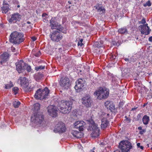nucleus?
Here are the masks:
<instances>
[{"instance_id": "obj_1", "label": "nucleus", "mask_w": 152, "mask_h": 152, "mask_svg": "<svg viewBox=\"0 0 152 152\" xmlns=\"http://www.w3.org/2000/svg\"><path fill=\"white\" fill-rule=\"evenodd\" d=\"M10 42L14 44H19L23 41V35L20 32L14 31L12 32L10 36Z\"/></svg>"}, {"instance_id": "obj_2", "label": "nucleus", "mask_w": 152, "mask_h": 152, "mask_svg": "<svg viewBox=\"0 0 152 152\" xmlns=\"http://www.w3.org/2000/svg\"><path fill=\"white\" fill-rule=\"evenodd\" d=\"M49 92L50 91L47 87L43 89H39L36 91L34 97L37 99L43 100L47 98Z\"/></svg>"}, {"instance_id": "obj_3", "label": "nucleus", "mask_w": 152, "mask_h": 152, "mask_svg": "<svg viewBox=\"0 0 152 152\" xmlns=\"http://www.w3.org/2000/svg\"><path fill=\"white\" fill-rule=\"evenodd\" d=\"M88 130L92 132L91 133V136L93 138H96L99 135V129L97 125L92 120L91 121V124L89 125Z\"/></svg>"}, {"instance_id": "obj_4", "label": "nucleus", "mask_w": 152, "mask_h": 152, "mask_svg": "<svg viewBox=\"0 0 152 152\" xmlns=\"http://www.w3.org/2000/svg\"><path fill=\"white\" fill-rule=\"evenodd\" d=\"M94 94L95 96H97L98 99H101L107 98L109 95V92L106 88H102L96 91Z\"/></svg>"}, {"instance_id": "obj_5", "label": "nucleus", "mask_w": 152, "mask_h": 152, "mask_svg": "<svg viewBox=\"0 0 152 152\" xmlns=\"http://www.w3.org/2000/svg\"><path fill=\"white\" fill-rule=\"evenodd\" d=\"M119 147L122 152H130V150L132 148V146L129 141H122L119 143Z\"/></svg>"}, {"instance_id": "obj_6", "label": "nucleus", "mask_w": 152, "mask_h": 152, "mask_svg": "<svg viewBox=\"0 0 152 152\" xmlns=\"http://www.w3.org/2000/svg\"><path fill=\"white\" fill-rule=\"evenodd\" d=\"M44 116L42 114L37 113L31 117V120L32 124L35 125L41 124L43 122Z\"/></svg>"}, {"instance_id": "obj_7", "label": "nucleus", "mask_w": 152, "mask_h": 152, "mask_svg": "<svg viewBox=\"0 0 152 152\" xmlns=\"http://www.w3.org/2000/svg\"><path fill=\"white\" fill-rule=\"evenodd\" d=\"M66 130L65 124L62 122H59L55 126L53 131L55 133H62Z\"/></svg>"}, {"instance_id": "obj_8", "label": "nucleus", "mask_w": 152, "mask_h": 152, "mask_svg": "<svg viewBox=\"0 0 152 152\" xmlns=\"http://www.w3.org/2000/svg\"><path fill=\"white\" fill-rule=\"evenodd\" d=\"M21 16L18 13L16 12L10 15L7 20L10 23H14L20 21Z\"/></svg>"}, {"instance_id": "obj_9", "label": "nucleus", "mask_w": 152, "mask_h": 152, "mask_svg": "<svg viewBox=\"0 0 152 152\" xmlns=\"http://www.w3.org/2000/svg\"><path fill=\"white\" fill-rule=\"evenodd\" d=\"M50 37L52 41L58 42L62 39L63 36L59 31H56L50 33Z\"/></svg>"}, {"instance_id": "obj_10", "label": "nucleus", "mask_w": 152, "mask_h": 152, "mask_svg": "<svg viewBox=\"0 0 152 152\" xmlns=\"http://www.w3.org/2000/svg\"><path fill=\"white\" fill-rule=\"evenodd\" d=\"M60 85L63 89H67L71 85L69 78L66 77L61 78L60 81Z\"/></svg>"}, {"instance_id": "obj_11", "label": "nucleus", "mask_w": 152, "mask_h": 152, "mask_svg": "<svg viewBox=\"0 0 152 152\" xmlns=\"http://www.w3.org/2000/svg\"><path fill=\"white\" fill-rule=\"evenodd\" d=\"M82 104L87 107H91L92 102L91 98L90 95H86L82 99Z\"/></svg>"}, {"instance_id": "obj_12", "label": "nucleus", "mask_w": 152, "mask_h": 152, "mask_svg": "<svg viewBox=\"0 0 152 152\" xmlns=\"http://www.w3.org/2000/svg\"><path fill=\"white\" fill-rule=\"evenodd\" d=\"M49 114L53 117H56L57 115V110L56 107L53 105H49L47 107Z\"/></svg>"}, {"instance_id": "obj_13", "label": "nucleus", "mask_w": 152, "mask_h": 152, "mask_svg": "<svg viewBox=\"0 0 152 152\" xmlns=\"http://www.w3.org/2000/svg\"><path fill=\"white\" fill-rule=\"evenodd\" d=\"M86 123L83 121H79L75 122L74 124V126L76 129H78L80 131H83L84 130Z\"/></svg>"}, {"instance_id": "obj_14", "label": "nucleus", "mask_w": 152, "mask_h": 152, "mask_svg": "<svg viewBox=\"0 0 152 152\" xmlns=\"http://www.w3.org/2000/svg\"><path fill=\"white\" fill-rule=\"evenodd\" d=\"M139 27L140 30L142 34H145V35H147L149 34V28L147 24L143 25H140Z\"/></svg>"}, {"instance_id": "obj_15", "label": "nucleus", "mask_w": 152, "mask_h": 152, "mask_svg": "<svg viewBox=\"0 0 152 152\" xmlns=\"http://www.w3.org/2000/svg\"><path fill=\"white\" fill-rule=\"evenodd\" d=\"M25 63L22 60H20L15 64L16 70L19 73H21L25 69Z\"/></svg>"}, {"instance_id": "obj_16", "label": "nucleus", "mask_w": 152, "mask_h": 152, "mask_svg": "<svg viewBox=\"0 0 152 152\" xmlns=\"http://www.w3.org/2000/svg\"><path fill=\"white\" fill-rule=\"evenodd\" d=\"M75 85L74 87L76 90H79L84 86L85 82L81 78L79 79L75 82Z\"/></svg>"}, {"instance_id": "obj_17", "label": "nucleus", "mask_w": 152, "mask_h": 152, "mask_svg": "<svg viewBox=\"0 0 152 152\" xmlns=\"http://www.w3.org/2000/svg\"><path fill=\"white\" fill-rule=\"evenodd\" d=\"M64 103L66 104L65 105L66 107V110H61V113L64 114L68 113L71 110L72 102L70 101H64Z\"/></svg>"}, {"instance_id": "obj_18", "label": "nucleus", "mask_w": 152, "mask_h": 152, "mask_svg": "<svg viewBox=\"0 0 152 152\" xmlns=\"http://www.w3.org/2000/svg\"><path fill=\"white\" fill-rule=\"evenodd\" d=\"M34 86L33 84L31 83H28L24 87L22 88L26 92H29L32 90L34 88Z\"/></svg>"}, {"instance_id": "obj_19", "label": "nucleus", "mask_w": 152, "mask_h": 152, "mask_svg": "<svg viewBox=\"0 0 152 152\" xmlns=\"http://www.w3.org/2000/svg\"><path fill=\"white\" fill-rule=\"evenodd\" d=\"M10 57V54L7 52H5L2 54L1 56L2 60L0 62L2 64L4 62H6L8 60Z\"/></svg>"}, {"instance_id": "obj_20", "label": "nucleus", "mask_w": 152, "mask_h": 152, "mask_svg": "<svg viewBox=\"0 0 152 152\" xmlns=\"http://www.w3.org/2000/svg\"><path fill=\"white\" fill-rule=\"evenodd\" d=\"M27 81L26 78L24 77H20L18 80V82L20 83L22 88L24 87L28 83Z\"/></svg>"}, {"instance_id": "obj_21", "label": "nucleus", "mask_w": 152, "mask_h": 152, "mask_svg": "<svg viewBox=\"0 0 152 152\" xmlns=\"http://www.w3.org/2000/svg\"><path fill=\"white\" fill-rule=\"evenodd\" d=\"M50 25L51 29H53L58 26V23L56 20L55 18H52L50 21Z\"/></svg>"}, {"instance_id": "obj_22", "label": "nucleus", "mask_w": 152, "mask_h": 152, "mask_svg": "<svg viewBox=\"0 0 152 152\" xmlns=\"http://www.w3.org/2000/svg\"><path fill=\"white\" fill-rule=\"evenodd\" d=\"M65 105L66 104L64 103V100H61L59 102L58 105V108L61 113V110H66L65 109L66 107Z\"/></svg>"}, {"instance_id": "obj_23", "label": "nucleus", "mask_w": 152, "mask_h": 152, "mask_svg": "<svg viewBox=\"0 0 152 152\" xmlns=\"http://www.w3.org/2000/svg\"><path fill=\"white\" fill-rule=\"evenodd\" d=\"M34 108L33 109L34 114H38L39 111L40 110V105L38 103H36L34 105Z\"/></svg>"}, {"instance_id": "obj_24", "label": "nucleus", "mask_w": 152, "mask_h": 152, "mask_svg": "<svg viewBox=\"0 0 152 152\" xmlns=\"http://www.w3.org/2000/svg\"><path fill=\"white\" fill-rule=\"evenodd\" d=\"M109 124L108 121L105 118H104L102 120L101 127L102 128H105L107 127Z\"/></svg>"}, {"instance_id": "obj_25", "label": "nucleus", "mask_w": 152, "mask_h": 152, "mask_svg": "<svg viewBox=\"0 0 152 152\" xmlns=\"http://www.w3.org/2000/svg\"><path fill=\"white\" fill-rule=\"evenodd\" d=\"M103 44V41L102 40H100L99 41L96 42H94L93 46L95 47L98 48L103 47L104 46Z\"/></svg>"}, {"instance_id": "obj_26", "label": "nucleus", "mask_w": 152, "mask_h": 152, "mask_svg": "<svg viewBox=\"0 0 152 152\" xmlns=\"http://www.w3.org/2000/svg\"><path fill=\"white\" fill-rule=\"evenodd\" d=\"M142 121L143 124L145 125H147L149 121V117L147 115H145L142 118Z\"/></svg>"}, {"instance_id": "obj_27", "label": "nucleus", "mask_w": 152, "mask_h": 152, "mask_svg": "<svg viewBox=\"0 0 152 152\" xmlns=\"http://www.w3.org/2000/svg\"><path fill=\"white\" fill-rule=\"evenodd\" d=\"M10 10L9 6H3L1 7V10L3 13H6Z\"/></svg>"}, {"instance_id": "obj_28", "label": "nucleus", "mask_w": 152, "mask_h": 152, "mask_svg": "<svg viewBox=\"0 0 152 152\" xmlns=\"http://www.w3.org/2000/svg\"><path fill=\"white\" fill-rule=\"evenodd\" d=\"M43 77L42 74L40 73H38L35 74L34 76V78L37 81H38Z\"/></svg>"}, {"instance_id": "obj_29", "label": "nucleus", "mask_w": 152, "mask_h": 152, "mask_svg": "<svg viewBox=\"0 0 152 152\" xmlns=\"http://www.w3.org/2000/svg\"><path fill=\"white\" fill-rule=\"evenodd\" d=\"M118 32L120 33L121 34H124L126 33H127V31L126 28L123 27L119 29L118 30Z\"/></svg>"}, {"instance_id": "obj_30", "label": "nucleus", "mask_w": 152, "mask_h": 152, "mask_svg": "<svg viewBox=\"0 0 152 152\" xmlns=\"http://www.w3.org/2000/svg\"><path fill=\"white\" fill-rule=\"evenodd\" d=\"M96 9L97 10L98 12H101L102 13H104L105 11L104 8L102 7H97Z\"/></svg>"}, {"instance_id": "obj_31", "label": "nucleus", "mask_w": 152, "mask_h": 152, "mask_svg": "<svg viewBox=\"0 0 152 152\" xmlns=\"http://www.w3.org/2000/svg\"><path fill=\"white\" fill-rule=\"evenodd\" d=\"M13 86V85L11 81H10L8 84L5 85V88L6 89H9Z\"/></svg>"}, {"instance_id": "obj_32", "label": "nucleus", "mask_w": 152, "mask_h": 152, "mask_svg": "<svg viewBox=\"0 0 152 152\" xmlns=\"http://www.w3.org/2000/svg\"><path fill=\"white\" fill-rule=\"evenodd\" d=\"M20 103L19 101H15L13 103V105L15 108H18L20 105Z\"/></svg>"}, {"instance_id": "obj_33", "label": "nucleus", "mask_w": 152, "mask_h": 152, "mask_svg": "<svg viewBox=\"0 0 152 152\" xmlns=\"http://www.w3.org/2000/svg\"><path fill=\"white\" fill-rule=\"evenodd\" d=\"M25 69H26L28 72H31V66H28L25 64Z\"/></svg>"}, {"instance_id": "obj_34", "label": "nucleus", "mask_w": 152, "mask_h": 152, "mask_svg": "<svg viewBox=\"0 0 152 152\" xmlns=\"http://www.w3.org/2000/svg\"><path fill=\"white\" fill-rule=\"evenodd\" d=\"M45 66H38L35 67V70H36L37 71H38L39 70L44 69L45 68Z\"/></svg>"}, {"instance_id": "obj_35", "label": "nucleus", "mask_w": 152, "mask_h": 152, "mask_svg": "<svg viewBox=\"0 0 152 152\" xmlns=\"http://www.w3.org/2000/svg\"><path fill=\"white\" fill-rule=\"evenodd\" d=\"M83 134L82 133L78 132L76 138H80L83 137Z\"/></svg>"}, {"instance_id": "obj_36", "label": "nucleus", "mask_w": 152, "mask_h": 152, "mask_svg": "<svg viewBox=\"0 0 152 152\" xmlns=\"http://www.w3.org/2000/svg\"><path fill=\"white\" fill-rule=\"evenodd\" d=\"M12 90L15 95H16L18 93V88L17 87L13 88Z\"/></svg>"}, {"instance_id": "obj_37", "label": "nucleus", "mask_w": 152, "mask_h": 152, "mask_svg": "<svg viewBox=\"0 0 152 152\" xmlns=\"http://www.w3.org/2000/svg\"><path fill=\"white\" fill-rule=\"evenodd\" d=\"M108 107L110 110L111 111H113L115 108V105L113 104H110Z\"/></svg>"}, {"instance_id": "obj_38", "label": "nucleus", "mask_w": 152, "mask_h": 152, "mask_svg": "<svg viewBox=\"0 0 152 152\" xmlns=\"http://www.w3.org/2000/svg\"><path fill=\"white\" fill-rule=\"evenodd\" d=\"M77 132L78 131L75 130H72L71 132V134L73 135V136L74 137L76 138Z\"/></svg>"}, {"instance_id": "obj_39", "label": "nucleus", "mask_w": 152, "mask_h": 152, "mask_svg": "<svg viewBox=\"0 0 152 152\" xmlns=\"http://www.w3.org/2000/svg\"><path fill=\"white\" fill-rule=\"evenodd\" d=\"M110 58L111 60H114L116 58V56L114 54H111Z\"/></svg>"}, {"instance_id": "obj_40", "label": "nucleus", "mask_w": 152, "mask_h": 152, "mask_svg": "<svg viewBox=\"0 0 152 152\" xmlns=\"http://www.w3.org/2000/svg\"><path fill=\"white\" fill-rule=\"evenodd\" d=\"M83 39H80V41L78 42L77 45L78 46H80V47H82L83 45V44L82 43Z\"/></svg>"}, {"instance_id": "obj_41", "label": "nucleus", "mask_w": 152, "mask_h": 152, "mask_svg": "<svg viewBox=\"0 0 152 152\" xmlns=\"http://www.w3.org/2000/svg\"><path fill=\"white\" fill-rule=\"evenodd\" d=\"M151 5V3L150 1H148L144 5V7H146L147 6H150Z\"/></svg>"}, {"instance_id": "obj_42", "label": "nucleus", "mask_w": 152, "mask_h": 152, "mask_svg": "<svg viewBox=\"0 0 152 152\" xmlns=\"http://www.w3.org/2000/svg\"><path fill=\"white\" fill-rule=\"evenodd\" d=\"M111 103L109 101H107L105 102L104 104L106 107H108L109 105H110V104H111Z\"/></svg>"}, {"instance_id": "obj_43", "label": "nucleus", "mask_w": 152, "mask_h": 152, "mask_svg": "<svg viewBox=\"0 0 152 152\" xmlns=\"http://www.w3.org/2000/svg\"><path fill=\"white\" fill-rule=\"evenodd\" d=\"M41 54L40 51H39L38 52H37L34 54V55L37 57H39L40 56Z\"/></svg>"}, {"instance_id": "obj_44", "label": "nucleus", "mask_w": 152, "mask_h": 152, "mask_svg": "<svg viewBox=\"0 0 152 152\" xmlns=\"http://www.w3.org/2000/svg\"><path fill=\"white\" fill-rule=\"evenodd\" d=\"M146 23L145 19V18H143L141 21L140 22V23L144 24Z\"/></svg>"}, {"instance_id": "obj_45", "label": "nucleus", "mask_w": 152, "mask_h": 152, "mask_svg": "<svg viewBox=\"0 0 152 152\" xmlns=\"http://www.w3.org/2000/svg\"><path fill=\"white\" fill-rule=\"evenodd\" d=\"M146 132V130L145 129H142L141 131H140L139 132V133L140 134H143L144 133H145Z\"/></svg>"}, {"instance_id": "obj_46", "label": "nucleus", "mask_w": 152, "mask_h": 152, "mask_svg": "<svg viewBox=\"0 0 152 152\" xmlns=\"http://www.w3.org/2000/svg\"><path fill=\"white\" fill-rule=\"evenodd\" d=\"M58 26L59 27V30L61 31H62L63 30H64V28L63 27L61 26V25H59Z\"/></svg>"}, {"instance_id": "obj_47", "label": "nucleus", "mask_w": 152, "mask_h": 152, "mask_svg": "<svg viewBox=\"0 0 152 152\" xmlns=\"http://www.w3.org/2000/svg\"><path fill=\"white\" fill-rule=\"evenodd\" d=\"M125 118H126V120L127 121L128 123H130L131 121V119L129 118L127 116H125Z\"/></svg>"}, {"instance_id": "obj_48", "label": "nucleus", "mask_w": 152, "mask_h": 152, "mask_svg": "<svg viewBox=\"0 0 152 152\" xmlns=\"http://www.w3.org/2000/svg\"><path fill=\"white\" fill-rule=\"evenodd\" d=\"M134 59L133 57H131L130 59H129V63H131V62H134Z\"/></svg>"}, {"instance_id": "obj_49", "label": "nucleus", "mask_w": 152, "mask_h": 152, "mask_svg": "<svg viewBox=\"0 0 152 152\" xmlns=\"http://www.w3.org/2000/svg\"><path fill=\"white\" fill-rule=\"evenodd\" d=\"M124 104V102H121L119 103V106L120 107H122Z\"/></svg>"}, {"instance_id": "obj_50", "label": "nucleus", "mask_w": 152, "mask_h": 152, "mask_svg": "<svg viewBox=\"0 0 152 152\" xmlns=\"http://www.w3.org/2000/svg\"><path fill=\"white\" fill-rule=\"evenodd\" d=\"M66 28H64V29L63 30H62L61 32L64 34H66Z\"/></svg>"}, {"instance_id": "obj_51", "label": "nucleus", "mask_w": 152, "mask_h": 152, "mask_svg": "<svg viewBox=\"0 0 152 152\" xmlns=\"http://www.w3.org/2000/svg\"><path fill=\"white\" fill-rule=\"evenodd\" d=\"M31 38L32 40L34 41H35L36 40V38L35 37H32Z\"/></svg>"}, {"instance_id": "obj_52", "label": "nucleus", "mask_w": 152, "mask_h": 152, "mask_svg": "<svg viewBox=\"0 0 152 152\" xmlns=\"http://www.w3.org/2000/svg\"><path fill=\"white\" fill-rule=\"evenodd\" d=\"M3 6H4V5H6V6H8V4H7V3L5 2V1H3Z\"/></svg>"}, {"instance_id": "obj_53", "label": "nucleus", "mask_w": 152, "mask_h": 152, "mask_svg": "<svg viewBox=\"0 0 152 152\" xmlns=\"http://www.w3.org/2000/svg\"><path fill=\"white\" fill-rule=\"evenodd\" d=\"M11 50L12 52H14L15 51V48L12 47H11Z\"/></svg>"}, {"instance_id": "obj_54", "label": "nucleus", "mask_w": 152, "mask_h": 152, "mask_svg": "<svg viewBox=\"0 0 152 152\" xmlns=\"http://www.w3.org/2000/svg\"><path fill=\"white\" fill-rule=\"evenodd\" d=\"M148 40L150 42H152V36L150 37H149Z\"/></svg>"}, {"instance_id": "obj_55", "label": "nucleus", "mask_w": 152, "mask_h": 152, "mask_svg": "<svg viewBox=\"0 0 152 152\" xmlns=\"http://www.w3.org/2000/svg\"><path fill=\"white\" fill-rule=\"evenodd\" d=\"M104 142H101L99 144V145L101 146H104Z\"/></svg>"}, {"instance_id": "obj_56", "label": "nucleus", "mask_w": 152, "mask_h": 152, "mask_svg": "<svg viewBox=\"0 0 152 152\" xmlns=\"http://www.w3.org/2000/svg\"><path fill=\"white\" fill-rule=\"evenodd\" d=\"M124 60L126 61H129V59L126 58Z\"/></svg>"}, {"instance_id": "obj_57", "label": "nucleus", "mask_w": 152, "mask_h": 152, "mask_svg": "<svg viewBox=\"0 0 152 152\" xmlns=\"http://www.w3.org/2000/svg\"><path fill=\"white\" fill-rule=\"evenodd\" d=\"M140 143H138L137 144V146L139 148L140 146Z\"/></svg>"}, {"instance_id": "obj_58", "label": "nucleus", "mask_w": 152, "mask_h": 152, "mask_svg": "<svg viewBox=\"0 0 152 152\" xmlns=\"http://www.w3.org/2000/svg\"><path fill=\"white\" fill-rule=\"evenodd\" d=\"M138 129L139 130H141L142 129V127L141 126H139L138 127Z\"/></svg>"}, {"instance_id": "obj_59", "label": "nucleus", "mask_w": 152, "mask_h": 152, "mask_svg": "<svg viewBox=\"0 0 152 152\" xmlns=\"http://www.w3.org/2000/svg\"><path fill=\"white\" fill-rule=\"evenodd\" d=\"M114 152H121L119 150H117L114 151Z\"/></svg>"}, {"instance_id": "obj_60", "label": "nucleus", "mask_w": 152, "mask_h": 152, "mask_svg": "<svg viewBox=\"0 0 152 152\" xmlns=\"http://www.w3.org/2000/svg\"><path fill=\"white\" fill-rule=\"evenodd\" d=\"M140 148L141 149H143V147L142 146H140Z\"/></svg>"}, {"instance_id": "obj_61", "label": "nucleus", "mask_w": 152, "mask_h": 152, "mask_svg": "<svg viewBox=\"0 0 152 152\" xmlns=\"http://www.w3.org/2000/svg\"><path fill=\"white\" fill-rule=\"evenodd\" d=\"M90 152H95V151L93 150H90Z\"/></svg>"}, {"instance_id": "obj_62", "label": "nucleus", "mask_w": 152, "mask_h": 152, "mask_svg": "<svg viewBox=\"0 0 152 152\" xmlns=\"http://www.w3.org/2000/svg\"><path fill=\"white\" fill-rule=\"evenodd\" d=\"M95 147H94V148H93V149H92V150H93L94 151V150H95Z\"/></svg>"}, {"instance_id": "obj_63", "label": "nucleus", "mask_w": 152, "mask_h": 152, "mask_svg": "<svg viewBox=\"0 0 152 152\" xmlns=\"http://www.w3.org/2000/svg\"><path fill=\"white\" fill-rule=\"evenodd\" d=\"M17 7L19 8L20 7V6L19 5H18Z\"/></svg>"}, {"instance_id": "obj_64", "label": "nucleus", "mask_w": 152, "mask_h": 152, "mask_svg": "<svg viewBox=\"0 0 152 152\" xmlns=\"http://www.w3.org/2000/svg\"><path fill=\"white\" fill-rule=\"evenodd\" d=\"M136 39H138V37H137V38H136Z\"/></svg>"}]
</instances>
